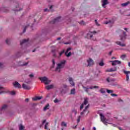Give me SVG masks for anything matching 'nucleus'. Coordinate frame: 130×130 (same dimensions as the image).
I'll return each mask as SVG.
<instances>
[{"mask_svg":"<svg viewBox=\"0 0 130 130\" xmlns=\"http://www.w3.org/2000/svg\"><path fill=\"white\" fill-rule=\"evenodd\" d=\"M128 67H130V62H128Z\"/></svg>","mask_w":130,"mask_h":130,"instance_id":"nucleus-64","label":"nucleus"},{"mask_svg":"<svg viewBox=\"0 0 130 130\" xmlns=\"http://www.w3.org/2000/svg\"><path fill=\"white\" fill-rule=\"evenodd\" d=\"M125 57H126V55L125 54H123L121 56V59H124V58H125Z\"/></svg>","mask_w":130,"mask_h":130,"instance_id":"nucleus-35","label":"nucleus"},{"mask_svg":"<svg viewBox=\"0 0 130 130\" xmlns=\"http://www.w3.org/2000/svg\"><path fill=\"white\" fill-rule=\"evenodd\" d=\"M64 53V51H62L59 53V56H61V55Z\"/></svg>","mask_w":130,"mask_h":130,"instance_id":"nucleus-47","label":"nucleus"},{"mask_svg":"<svg viewBox=\"0 0 130 130\" xmlns=\"http://www.w3.org/2000/svg\"><path fill=\"white\" fill-rule=\"evenodd\" d=\"M81 121V116H79L77 118V123H79Z\"/></svg>","mask_w":130,"mask_h":130,"instance_id":"nucleus-37","label":"nucleus"},{"mask_svg":"<svg viewBox=\"0 0 130 130\" xmlns=\"http://www.w3.org/2000/svg\"><path fill=\"white\" fill-rule=\"evenodd\" d=\"M36 51V49H35L34 50H32V52H35Z\"/></svg>","mask_w":130,"mask_h":130,"instance_id":"nucleus-62","label":"nucleus"},{"mask_svg":"<svg viewBox=\"0 0 130 130\" xmlns=\"http://www.w3.org/2000/svg\"><path fill=\"white\" fill-rule=\"evenodd\" d=\"M54 103H57L58 102V100L57 99H55V100L54 101Z\"/></svg>","mask_w":130,"mask_h":130,"instance_id":"nucleus-51","label":"nucleus"},{"mask_svg":"<svg viewBox=\"0 0 130 130\" xmlns=\"http://www.w3.org/2000/svg\"><path fill=\"white\" fill-rule=\"evenodd\" d=\"M14 87H15V88H18L19 89L22 88V85H21V84H20V83H19L18 82L16 81L14 83Z\"/></svg>","mask_w":130,"mask_h":130,"instance_id":"nucleus-15","label":"nucleus"},{"mask_svg":"<svg viewBox=\"0 0 130 130\" xmlns=\"http://www.w3.org/2000/svg\"><path fill=\"white\" fill-rule=\"evenodd\" d=\"M60 21V17H57L56 18L54 19L53 20L50 22L51 24H54L57 22H59Z\"/></svg>","mask_w":130,"mask_h":130,"instance_id":"nucleus-13","label":"nucleus"},{"mask_svg":"<svg viewBox=\"0 0 130 130\" xmlns=\"http://www.w3.org/2000/svg\"><path fill=\"white\" fill-rule=\"evenodd\" d=\"M112 52H113V51H111L110 52H109V55H111V54H112Z\"/></svg>","mask_w":130,"mask_h":130,"instance_id":"nucleus-53","label":"nucleus"},{"mask_svg":"<svg viewBox=\"0 0 130 130\" xmlns=\"http://www.w3.org/2000/svg\"><path fill=\"white\" fill-rule=\"evenodd\" d=\"M47 90H50V89H53L54 88V85L53 84H51L45 87Z\"/></svg>","mask_w":130,"mask_h":130,"instance_id":"nucleus-19","label":"nucleus"},{"mask_svg":"<svg viewBox=\"0 0 130 130\" xmlns=\"http://www.w3.org/2000/svg\"><path fill=\"white\" fill-rule=\"evenodd\" d=\"M100 92H101L102 94H104L105 93V90L104 89V88H102L100 90Z\"/></svg>","mask_w":130,"mask_h":130,"instance_id":"nucleus-27","label":"nucleus"},{"mask_svg":"<svg viewBox=\"0 0 130 130\" xmlns=\"http://www.w3.org/2000/svg\"><path fill=\"white\" fill-rule=\"evenodd\" d=\"M109 23H110V21H109V22L106 21V22H105V24L106 25H107V24H109Z\"/></svg>","mask_w":130,"mask_h":130,"instance_id":"nucleus-55","label":"nucleus"},{"mask_svg":"<svg viewBox=\"0 0 130 130\" xmlns=\"http://www.w3.org/2000/svg\"><path fill=\"white\" fill-rule=\"evenodd\" d=\"M124 30H125V31H127V28H124Z\"/></svg>","mask_w":130,"mask_h":130,"instance_id":"nucleus-60","label":"nucleus"},{"mask_svg":"<svg viewBox=\"0 0 130 130\" xmlns=\"http://www.w3.org/2000/svg\"><path fill=\"white\" fill-rule=\"evenodd\" d=\"M88 102H89V99H88V98H85L84 99L83 104L84 105H87L88 104Z\"/></svg>","mask_w":130,"mask_h":130,"instance_id":"nucleus-21","label":"nucleus"},{"mask_svg":"<svg viewBox=\"0 0 130 130\" xmlns=\"http://www.w3.org/2000/svg\"><path fill=\"white\" fill-rule=\"evenodd\" d=\"M106 81L107 82H108V83H110V82H114L115 80L114 79H111L109 77H108L106 79Z\"/></svg>","mask_w":130,"mask_h":130,"instance_id":"nucleus-24","label":"nucleus"},{"mask_svg":"<svg viewBox=\"0 0 130 130\" xmlns=\"http://www.w3.org/2000/svg\"><path fill=\"white\" fill-rule=\"evenodd\" d=\"M63 88H64V89H67V88H68V85H67V84H63Z\"/></svg>","mask_w":130,"mask_h":130,"instance_id":"nucleus-45","label":"nucleus"},{"mask_svg":"<svg viewBox=\"0 0 130 130\" xmlns=\"http://www.w3.org/2000/svg\"><path fill=\"white\" fill-rule=\"evenodd\" d=\"M25 102H29V99H26Z\"/></svg>","mask_w":130,"mask_h":130,"instance_id":"nucleus-56","label":"nucleus"},{"mask_svg":"<svg viewBox=\"0 0 130 130\" xmlns=\"http://www.w3.org/2000/svg\"><path fill=\"white\" fill-rule=\"evenodd\" d=\"M82 87L83 89H84L85 92H86V93H89V91H88V90H89V89H90L91 90L93 89H99V86H97V85H94V86H90L89 88H87L84 86H82Z\"/></svg>","mask_w":130,"mask_h":130,"instance_id":"nucleus-4","label":"nucleus"},{"mask_svg":"<svg viewBox=\"0 0 130 130\" xmlns=\"http://www.w3.org/2000/svg\"><path fill=\"white\" fill-rule=\"evenodd\" d=\"M127 5H128V2H126V3L122 4L121 6L122 7H126V6H127Z\"/></svg>","mask_w":130,"mask_h":130,"instance_id":"nucleus-32","label":"nucleus"},{"mask_svg":"<svg viewBox=\"0 0 130 130\" xmlns=\"http://www.w3.org/2000/svg\"><path fill=\"white\" fill-rule=\"evenodd\" d=\"M61 39V38H57V40H60Z\"/></svg>","mask_w":130,"mask_h":130,"instance_id":"nucleus-59","label":"nucleus"},{"mask_svg":"<svg viewBox=\"0 0 130 130\" xmlns=\"http://www.w3.org/2000/svg\"><path fill=\"white\" fill-rule=\"evenodd\" d=\"M27 64H28V62H26L24 64H23L22 66H27Z\"/></svg>","mask_w":130,"mask_h":130,"instance_id":"nucleus-57","label":"nucleus"},{"mask_svg":"<svg viewBox=\"0 0 130 130\" xmlns=\"http://www.w3.org/2000/svg\"><path fill=\"white\" fill-rule=\"evenodd\" d=\"M116 43V44H117L118 45H119L120 46H121L122 47H124L126 46L125 44L121 43L120 41H117Z\"/></svg>","mask_w":130,"mask_h":130,"instance_id":"nucleus-20","label":"nucleus"},{"mask_svg":"<svg viewBox=\"0 0 130 130\" xmlns=\"http://www.w3.org/2000/svg\"><path fill=\"white\" fill-rule=\"evenodd\" d=\"M118 129H119V130H122V129L121 127H118Z\"/></svg>","mask_w":130,"mask_h":130,"instance_id":"nucleus-61","label":"nucleus"},{"mask_svg":"<svg viewBox=\"0 0 130 130\" xmlns=\"http://www.w3.org/2000/svg\"><path fill=\"white\" fill-rule=\"evenodd\" d=\"M111 96H117V94H116L115 93H111Z\"/></svg>","mask_w":130,"mask_h":130,"instance_id":"nucleus-50","label":"nucleus"},{"mask_svg":"<svg viewBox=\"0 0 130 130\" xmlns=\"http://www.w3.org/2000/svg\"><path fill=\"white\" fill-rule=\"evenodd\" d=\"M3 67V63L0 62V68H2Z\"/></svg>","mask_w":130,"mask_h":130,"instance_id":"nucleus-58","label":"nucleus"},{"mask_svg":"<svg viewBox=\"0 0 130 130\" xmlns=\"http://www.w3.org/2000/svg\"><path fill=\"white\" fill-rule=\"evenodd\" d=\"M117 70V68L116 67H114V68H110V69H108L106 70V72H116Z\"/></svg>","mask_w":130,"mask_h":130,"instance_id":"nucleus-14","label":"nucleus"},{"mask_svg":"<svg viewBox=\"0 0 130 130\" xmlns=\"http://www.w3.org/2000/svg\"><path fill=\"white\" fill-rule=\"evenodd\" d=\"M42 99V96H36L34 98H32L34 101H37V100H41Z\"/></svg>","mask_w":130,"mask_h":130,"instance_id":"nucleus-22","label":"nucleus"},{"mask_svg":"<svg viewBox=\"0 0 130 130\" xmlns=\"http://www.w3.org/2000/svg\"><path fill=\"white\" fill-rule=\"evenodd\" d=\"M69 82L70 85H72L73 86H75V82H74V80L72 77H69Z\"/></svg>","mask_w":130,"mask_h":130,"instance_id":"nucleus-18","label":"nucleus"},{"mask_svg":"<svg viewBox=\"0 0 130 130\" xmlns=\"http://www.w3.org/2000/svg\"><path fill=\"white\" fill-rule=\"evenodd\" d=\"M96 33H97L96 31H93V32L89 31L87 35V38H92L93 34H96Z\"/></svg>","mask_w":130,"mask_h":130,"instance_id":"nucleus-9","label":"nucleus"},{"mask_svg":"<svg viewBox=\"0 0 130 130\" xmlns=\"http://www.w3.org/2000/svg\"><path fill=\"white\" fill-rule=\"evenodd\" d=\"M88 63L87 67H92L94 64V61L91 58H89V59L87 60Z\"/></svg>","mask_w":130,"mask_h":130,"instance_id":"nucleus-7","label":"nucleus"},{"mask_svg":"<svg viewBox=\"0 0 130 130\" xmlns=\"http://www.w3.org/2000/svg\"><path fill=\"white\" fill-rule=\"evenodd\" d=\"M84 104H82L81 106H80V109H83V108H84Z\"/></svg>","mask_w":130,"mask_h":130,"instance_id":"nucleus-49","label":"nucleus"},{"mask_svg":"<svg viewBox=\"0 0 130 130\" xmlns=\"http://www.w3.org/2000/svg\"><path fill=\"white\" fill-rule=\"evenodd\" d=\"M61 125L62 126L67 127V123L65 122H62Z\"/></svg>","mask_w":130,"mask_h":130,"instance_id":"nucleus-34","label":"nucleus"},{"mask_svg":"<svg viewBox=\"0 0 130 130\" xmlns=\"http://www.w3.org/2000/svg\"><path fill=\"white\" fill-rule=\"evenodd\" d=\"M45 122H46V120H43V122H42V124H44V123H45Z\"/></svg>","mask_w":130,"mask_h":130,"instance_id":"nucleus-52","label":"nucleus"},{"mask_svg":"<svg viewBox=\"0 0 130 130\" xmlns=\"http://www.w3.org/2000/svg\"><path fill=\"white\" fill-rule=\"evenodd\" d=\"M22 88L24 89V90H30V89H31V87H30V86L25 83L22 84Z\"/></svg>","mask_w":130,"mask_h":130,"instance_id":"nucleus-12","label":"nucleus"},{"mask_svg":"<svg viewBox=\"0 0 130 130\" xmlns=\"http://www.w3.org/2000/svg\"><path fill=\"white\" fill-rule=\"evenodd\" d=\"M27 27H28L27 26H26L25 27H24V29H23V33H25V32H26V29H27Z\"/></svg>","mask_w":130,"mask_h":130,"instance_id":"nucleus-48","label":"nucleus"},{"mask_svg":"<svg viewBox=\"0 0 130 130\" xmlns=\"http://www.w3.org/2000/svg\"><path fill=\"white\" fill-rule=\"evenodd\" d=\"M110 62H112V66H116V64H120L121 63L120 61L117 60L110 61Z\"/></svg>","mask_w":130,"mask_h":130,"instance_id":"nucleus-8","label":"nucleus"},{"mask_svg":"<svg viewBox=\"0 0 130 130\" xmlns=\"http://www.w3.org/2000/svg\"><path fill=\"white\" fill-rule=\"evenodd\" d=\"M72 112H73V113H75V114H77V113H78V111L77 110H76V109H73L72 110Z\"/></svg>","mask_w":130,"mask_h":130,"instance_id":"nucleus-33","label":"nucleus"},{"mask_svg":"<svg viewBox=\"0 0 130 130\" xmlns=\"http://www.w3.org/2000/svg\"><path fill=\"white\" fill-rule=\"evenodd\" d=\"M52 66L51 68H54V66H55V61H54V59H53L52 60Z\"/></svg>","mask_w":130,"mask_h":130,"instance_id":"nucleus-28","label":"nucleus"},{"mask_svg":"<svg viewBox=\"0 0 130 130\" xmlns=\"http://www.w3.org/2000/svg\"><path fill=\"white\" fill-rule=\"evenodd\" d=\"M49 10L47 8H46L44 10V12H48Z\"/></svg>","mask_w":130,"mask_h":130,"instance_id":"nucleus-54","label":"nucleus"},{"mask_svg":"<svg viewBox=\"0 0 130 130\" xmlns=\"http://www.w3.org/2000/svg\"><path fill=\"white\" fill-rule=\"evenodd\" d=\"M11 95H16V92L15 91H12L11 92Z\"/></svg>","mask_w":130,"mask_h":130,"instance_id":"nucleus-42","label":"nucleus"},{"mask_svg":"<svg viewBox=\"0 0 130 130\" xmlns=\"http://www.w3.org/2000/svg\"><path fill=\"white\" fill-rule=\"evenodd\" d=\"M94 21L96 26H100V24L98 23V21H97V20L95 19Z\"/></svg>","mask_w":130,"mask_h":130,"instance_id":"nucleus-39","label":"nucleus"},{"mask_svg":"<svg viewBox=\"0 0 130 130\" xmlns=\"http://www.w3.org/2000/svg\"><path fill=\"white\" fill-rule=\"evenodd\" d=\"M89 106H90V105H88L85 107V109L83 110V111L80 113L81 115H84L86 112V115H88V114L90 113V111L87 110L88 108H89Z\"/></svg>","mask_w":130,"mask_h":130,"instance_id":"nucleus-5","label":"nucleus"},{"mask_svg":"<svg viewBox=\"0 0 130 130\" xmlns=\"http://www.w3.org/2000/svg\"><path fill=\"white\" fill-rule=\"evenodd\" d=\"M29 78H30V79H32V78L34 77V75H33V74H30L29 75Z\"/></svg>","mask_w":130,"mask_h":130,"instance_id":"nucleus-43","label":"nucleus"},{"mask_svg":"<svg viewBox=\"0 0 130 130\" xmlns=\"http://www.w3.org/2000/svg\"><path fill=\"white\" fill-rule=\"evenodd\" d=\"M6 42L7 44H10V40L9 39H7L6 40Z\"/></svg>","mask_w":130,"mask_h":130,"instance_id":"nucleus-41","label":"nucleus"},{"mask_svg":"<svg viewBox=\"0 0 130 130\" xmlns=\"http://www.w3.org/2000/svg\"><path fill=\"white\" fill-rule=\"evenodd\" d=\"M123 73L125 74V75H126V81H128V80H129L128 74H130V71H126L125 70H123Z\"/></svg>","mask_w":130,"mask_h":130,"instance_id":"nucleus-11","label":"nucleus"},{"mask_svg":"<svg viewBox=\"0 0 130 130\" xmlns=\"http://www.w3.org/2000/svg\"><path fill=\"white\" fill-rule=\"evenodd\" d=\"M21 53H20V52H19L17 53V56L18 57L21 56Z\"/></svg>","mask_w":130,"mask_h":130,"instance_id":"nucleus-44","label":"nucleus"},{"mask_svg":"<svg viewBox=\"0 0 130 130\" xmlns=\"http://www.w3.org/2000/svg\"><path fill=\"white\" fill-rule=\"evenodd\" d=\"M3 93H5V88L0 86V95L1 94H3Z\"/></svg>","mask_w":130,"mask_h":130,"instance_id":"nucleus-25","label":"nucleus"},{"mask_svg":"<svg viewBox=\"0 0 130 130\" xmlns=\"http://www.w3.org/2000/svg\"><path fill=\"white\" fill-rule=\"evenodd\" d=\"M23 129H24V126H23L22 125H20L19 127V130H23Z\"/></svg>","mask_w":130,"mask_h":130,"instance_id":"nucleus-38","label":"nucleus"},{"mask_svg":"<svg viewBox=\"0 0 130 130\" xmlns=\"http://www.w3.org/2000/svg\"><path fill=\"white\" fill-rule=\"evenodd\" d=\"M76 94V89L73 88L71 90L70 95H75Z\"/></svg>","mask_w":130,"mask_h":130,"instance_id":"nucleus-23","label":"nucleus"},{"mask_svg":"<svg viewBox=\"0 0 130 130\" xmlns=\"http://www.w3.org/2000/svg\"><path fill=\"white\" fill-rule=\"evenodd\" d=\"M102 3H103V4H102L103 8H106L105 6H106V5H108V0H102Z\"/></svg>","mask_w":130,"mask_h":130,"instance_id":"nucleus-17","label":"nucleus"},{"mask_svg":"<svg viewBox=\"0 0 130 130\" xmlns=\"http://www.w3.org/2000/svg\"><path fill=\"white\" fill-rule=\"evenodd\" d=\"M49 123H48V122L46 123V124H45V127H44L45 129H48V127L47 126H48Z\"/></svg>","mask_w":130,"mask_h":130,"instance_id":"nucleus-29","label":"nucleus"},{"mask_svg":"<svg viewBox=\"0 0 130 130\" xmlns=\"http://www.w3.org/2000/svg\"><path fill=\"white\" fill-rule=\"evenodd\" d=\"M99 66L100 67H103V66H104V62H103V60H102L99 63Z\"/></svg>","mask_w":130,"mask_h":130,"instance_id":"nucleus-31","label":"nucleus"},{"mask_svg":"<svg viewBox=\"0 0 130 130\" xmlns=\"http://www.w3.org/2000/svg\"><path fill=\"white\" fill-rule=\"evenodd\" d=\"M64 53V51H62L59 53V56H61V55Z\"/></svg>","mask_w":130,"mask_h":130,"instance_id":"nucleus-46","label":"nucleus"},{"mask_svg":"<svg viewBox=\"0 0 130 130\" xmlns=\"http://www.w3.org/2000/svg\"><path fill=\"white\" fill-rule=\"evenodd\" d=\"M47 109H49V104H47L43 109L44 111H46Z\"/></svg>","mask_w":130,"mask_h":130,"instance_id":"nucleus-26","label":"nucleus"},{"mask_svg":"<svg viewBox=\"0 0 130 130\" xmlns=\"http://www.w3.org/2000/svg\"><path fill=\"white\" fill-rule=\"evenodd\" d=\"M79 24L80 25H85V22H84V21H81L80 22H79Z\"/></svg>","mask_w":130,"mask_h":130,"instance_id":"nucleus-40","label":"nucleus"},{"mask_svg":"<svg viewBox=\"0 0 130 130\" xmlns=\"http://www.w3.org/2000/svg\"><path fill=\"white\" fill-rule=\"evenodd\" d=\"M77 125H75L74 127H73V128H76L77 127Z\"/></svg>","mask_w":130,"mask_h":130,"instance_id":"nucleus-63","label":"nucleus"},{"mask_svg":"<svg viewBox=\"0 0 130 130\" xmlns=\"http://www.w3.org/2000/svg\"><path fill=\"white\" fill-rule=\"evenodd\" d=\"M107 93H108V94H110V93H112L113 92V90L107 89Z\"/></svg>","mask_w":130,"mask_h":130,"instance_id":"nucleus-36","label":"nucleus"},{"mask_svg":"<svg viewBox=\"0 0 130 130\" xmlns=\"http://www.w3.org/2000/svg\"><path fill=\"white\" fill-rule=\"evenodd\" d=\"M28 41H29V39L26 40L24 39L20 42V45L23 46V44L26 45L28 43Z\"/></svg>","mask_w":130,"mask_h":130,"instance_id":"nucleus-16","label":"nucleus"},{"mask_svg":"<svg viewBox=\"0 0 130 130\" xmlns=\"http://www.w3.org/2000/svg\"><path fill=\"white\" fill-rule=\"evenodd\" d=\"M100 116H101V121H102V122H103V123L104 124H106V123H107V122L106 121V118H105V116L101 113L100 114Z\"/></svg>","mask_w":130,"mask_h":130,"instance_id":"nucleus-6","label":"nucleus"},{"mask_svg":"<svg viewBox=\"0 0 130 130\" xmlns=\"http://www.w3.org/2000/svg\"><path fill=\"white\" fill-rule=\"evenodd\" d=\"M117 32H118V33H122V35L119 36L120 40H121V41H125V39H126V32H125V31H124L123 30H118Z\"/></svg>","mask_w":130,"mask_h":130,"instance_id":"nucleus-2","label":"nucleus"},{"mask_svg":"<svg viewBox=\"0 0 130 130\" xmlns=\"http://www.w3.org/2000/svg\"><path fill=\"white\" fill-rule=\"evenodd\" d=\"M70 50H72V48H69L67 49L66 52H65V54L68 57H69V56H71V55H72V52H69V51H70ZM68 52L69 53H68Z\"/></svg>","mask_w":130,"mask_h":130,"instance_id":"nucleus-10","label":"nucleus"},{"mask_svg":"<svg viewBox=\"0 0 130 130\" xmlns=\"http://www.w3.org/2000/svg\"><path fill=\"white\" fill-rule=\"evenodd\" d=\"M66 63H67L66 60H62L60 61L59 63L57 64V67L55 70V72H58V73H60V70L64 68V66L66 65Z\"/></svg>","mask_w":130,"mask_h":130,"instance_id":"nucleus-1","label":"nucleus"},{"mask_svg":"<svg viewBox=\"0 0 130 130\" xmlns=\"http://www.w3.org/2000/svg\"><path fill=\"white\" fill-rule=\"evenodd\" d=\"M39 79L41 82H44L45 85H48L51 82V80H48V78L46 77H39Z\"/></svg>","mask_w":130,"mask_h":130,"instance_id":"nucleus-3","label":"nucleus"},{"mask_svg":"<svg viewBox=\"0 0 130 130\" xmlns=\"http://www.w3.org/2000/svg\"><path fill=\"white\" fill-rule=\"evenodd\" d=\"M7 108H8V105H3V106H2V110H5V109H7Z\"/></svg>","mask_w":130,"mask_h":130,"instance_id":"nucleus-30","label":"nucleus"}]
</instances>
